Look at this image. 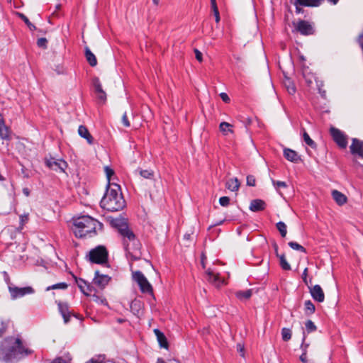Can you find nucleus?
Segmentation results:
<instances>
[{"mask_svg": "<svg viewBox=\"0 0 363 363\" xmlns=\"http://www.w3.org/2000/svg\"><path fill=\"white\" fill-rule=\"evenodd\" d=\"M104 171H105L106 178L108 180L107 186H108L109 185H111L113 184V183H111V177L114 175V171L113 169H111L108 166H106L104 167Z\"/></svg>", "mask_w": 363, "mask_h": 363, "instance_id": "39", "label": "nucleus"}, {"mask_svg": "<svg viewBox=\"0 0 363 363\" xmlns=\"http://www.w3.org/2000/svg\"><path fill=\"white\" fill-rule=\"evenodd\" d=\"M289 246L293 250L300 251L303 253H306V250L302 245H299L298 242L291 241L288 243Z\"/></svg>", "mask_w": 363, "mask_h": 363, "instance_id": "38", "label": "nucleus"}, {"mask_svg": "<svg viewBox=\"0 0 363 363\" xmlns=\"http://www.w3.org/2000/svg\"><path fill=\"white\" fill-rule=\"evenodd\" d=\"M103 224L89 216H81L73 218L72 230L79 238L93 237L98 230H102Z\"/></svg>", "mask_w": 363, "mask_h": 363, "instance_id": "2", "label": "nucleus"}, {"mask_svg": "<svg viewBox=\"0 0 363 363\" xmlns=\"http://www.w3.org/2000/svg\"><path fill=\"white\" fill-rule=\"evenodd\" d=\"M50 363H69V362H67L62 357H57V358L54 359Z\"/></svg>", "mask_w": 363, "mask_h": 363, "instance_id": "57", "label": "nucleus"}, {"mask_svg": "<svg viewBox=\"0 0 363 363\" xmlns=\"http://www.w3.org/2000/svg\"><path fill=\"white\" fill-rule=\"evenodd\" d=\"M121 235L123 238V245L127 252H135L138 254L140 250V243L136 238L133 232L125 226L121 229Z\"/></svg>", "mask_w": 363, "mask_h": 363, "instance_id": "4", "label": "nucleus"}, {"mask_svg": "<svg viewBox=\"0 0 363 363\" xmlns=\"http://www.w3.org/2000/svg\"><path fill=\"white\" fill-rule=\"evenodd\" d=\"M140 174L145 179H152L154 176V172L149 169L140 170Z\"/></svg>", "mask_w": 363, "mask_h": 363, "instance_id": "41", "label": "nucleus"}, {"mask_svg": "<svg viewBox=\"0 0 363 363\" xmlns=\"http://www.w3.org/2000/svg\"><path fill=\"white\" fill-rule=\"evenodd\" d=\"M78 133L82 138L86 139L89 144L91 145L94 143V138L86 126L83 125H79Z\"/></svg>", "mask_w": 363, "mask_h": 363, "instance_id": "19", "label": "nucleus"}, {"mask_svg": "<svg viewBox=\"0 0 363 363\" xmlns=\"http://www.w3.org/2000/svg\"><path fill=\"white\" fill-rule=\"evenodd\" d=\"M296 29L301 34L304 35H312L314 33L313 26L306 21L300 20L296 26Z\"/></svg>", "mask_w": 363, "mask_h": 363, "instance_id": "10", "label": "nucleus"}, {"mask_svg": "<svg viewBox=\"0 0 363 363\" xmlns=\"http://www.w3.org/2000/svg\"><path fill=\"white\" fill-rule=\"evenodd\" d=\"M133 277L134 280L139 285L141 292L150 294H152V287L151 284L140 271L135 272L133 274Z\"/></svg>", "mask_w": 363, "mask_h": 363, "instance_id": "6", "label": "nucleus"}, {"mask_svg": "<svg viewBox=\"0 0 363 363\" xmlns=\"http://www.w3.org/2000/svg\"><path fill=\"white\" fill-rule=\"evenodd\" d=\"M237 350L238 352H240L242 356H244V354H243V350H244V347L243 345H242L241 344H238L237 345Z\"/></svg>", "mask_w": 363, "mask_h": 363, "instance_id": "64", "label": "nucleus"}, {"mask_svg": "<svg viewBox=\"0 0 363 363\" xmlns=\"http://www.w3.org/2000/svg\"><path fill=\"white\" fill-rule=\"evenodd\" d=\"M332 196L335 201L340 206L345 204L347 200L346 196L337 190H333L332 191Z\"/></svg>", "mask_w": 363, "mask_h": 363, "instance_id": "21", "label": "nucleus"}, {"mask_svg": "<svg viewBox=\"0 0 363 363\" xmlns=\"http://www.w3.org/2000/svg\"><path fill=\"white\" fill-rule=\"evenodd\" d=\"M256 184V179L254 176L248 175L247 177V185L249 186H255Z\"/></svg>", "mask_w": 363, "mask_h": 363, "instance_id": "46", "label": "nucleus"}, {"mask_svg": "<svg viewBox=\"0 0 363 363\" xmlns=\"http://www.w3.org/2000/svg\"><path fill=\"white\" fill-rule=\"evenodd\" d=\"M130 308L135 314L138 315L141 308V302L138 300L135 299L130 303Z\"/></svg>", "mask_w": 363, "mask_h": 363, "instance_id": "36", "label": "nucleus"}, {"mask_svg": "<svg viewBox=\"0 0 363 363\" xmlns=\"http://www.w3.org/2000/svg\"><path fill=\"white\" fill-rule=\"evenodd\" d=\"M50 363H69V362H67L62 357H57V358L54 359Z\"/></svg>", "mask_w": 363, "mask_h": 363, "instance_id": "56", "label": "nucleus"}, {"mask_svg": "<svg viewBox=\"0 0 363 363\" xmlns=\"http://www.w3.org/2000/svg\"><path fill=\"white\" fill-rule=\"evenodd\" d=\"M19 17L24 21L30 30L35 29V26L31 23L29 19L23 13H18Z\"/></svg>", "mask_w": 363, "mask_h": 363, "instance_id": "42", "label": "nucleus"}, {"mask_svg": "<svg viewBox=\"0 0 363 363\" xmlns=\"http://www.w3.org/2000/svg\"><path fill=\"white\" fill-rule=\"evenodd\" d=\"M58 309L62 315L65 323H67L69 321L71 317V313L69 311V306L67 303L62 301L57 302Z\"/></svg>", "mask_w": 363, "mask_h": 363, "instance_id": "15", "label": "nucleus"}, {"mask_svg": "<svg viewBox=\"0 0 363 363\" xmlns=\"http://www.w3.org/2000/svg\"><path fill=\"white\" fill-rule=\"evenodd\" d=\"M104 357H98L97 358H92L86 363H104Z\"/></svg>", "mask_w": 363, "mask_h": 363, "instance_id": "50", "label": "nucleus"}, {"mask_svg": "<svg viewBox=\"0 0 363 363\" xmlns=\"http://www.w3.org/2000/svg\"><path fill=\"white\" fill-rule=\"evenodd\" d=\"M100 205L108 211L122 210L125 206V201L122 195L121 186L116 183L107 186Z\"/></svg>", "mask_w": 363, "mask_h": 363, "instance_id": "3", "label": "nucleus"}, {"mask_svg": "<svg viewBox=\"0 0 363 363\" xmlns=\"http://www.w3.org/2000/svg\"><path fill=\"white\" fill-rule=\"evenodd\" d=\"M11 130L5 124L4 117L0 114V138L3 140L9 141L11 140Z\"/></svg>", "mask_w": 363, "mask_h": 363, "instance_id": "12", "label": "nucleus"}, {"mask_svg": "<svg viewBox=\"0 0 363 363\" xmlns=\"http://www.w3.org/2000/svg\"><path fill=\"white\" fill-rule=\"evenodd\" d=\"M85 57L90 66L95 67L97 65L96 56L87 47L85 48Z\"/></svg>", "mask_w": 363, "mask_h": 363, "instance_id": "24", "label": "nucleus"}, {"mask_svg": "<svg viewBox=\"0 0 363 363\" xmlns=\"http://www.w3.org/2000/svg\"><path fill=\"white\" fill-rule=\"evenodd\" d=\"M305 326L306 330L308 333H313L317 330V327L315 326V323L311 320H308L306 322Z\"/></svg>", "mask_w": 363, "mask_h": 363, "instance_id": "40", "label": "nucleus"}, {"mask_svg": "<svg viewBox=\"0 0 363 363\" xmlns=\"http://www.w3.org/2000/svg\"><path fill=\"white\" fill-rule=\"evenodd\" d=\"M267 204L265 201L262 199L252 200L250 204V210L253 212L262 211L265 209Z\"/></svg>", "mask_w": 363, "mask_h": 363, "instance_id": "18", "label": "nucleus"}, {"mask_svg": "<svg viewBox=\"0 0 363 363\" xmlns=\"http://www.w3.org/2000/svg\"><path fill=\"white\" fill-rule=\"evenodd\" d=\"M108 253L103 245H99L91 250L89 253V260L95 264H103L108 262Z\"/></svg>", "mask_w": 363, "mask_h": 363, "instance_id": "5", "label": "nucleus"}, {"mask_svg": "<svg viewBox=\"0 0 363 363\" xmlns=\"http://www.w3.org/2000/svg\"><path fill=\"white\" fill-rule=\"evenodd\" d=\"M128 254L130 256L132 259L136 260L139 259L140 252L138 251V254H136L132 251L131 252H128Z\"/></svg>", "mask_w": 363, "mask_h": 363, "instance_id": "60", "label": "nucleus"}, {"mask_svg": "<svg viewBox=\"0 0 363 363\" xmlns=\"http://www.w3.org/2000/svg\"><path fill=\"white\" fill-rule=\"evenodd\" d=\"M303 138L304 142L311 148H315V143L310 138L309 135L304 130L303 133Z\"/></svg>", "mask_w": 363, "mask_h": 363, "instance_id": "37", "label": "nucleus"}, {"mask_svg": "<svg viewBox=\"0 0 363 363\" xmlns=\"http://www.w3.org/2000/svg\"><path fill=\"white\" fill-rule=\"evenodd\" d=\"M28 220V215L24 214L20 216V223L23 225L24 223H27Z\"/></svg>", "mask_w": 363, "mask_h": 363, "instance_id": "54", "label": "nucleus"}, {"mask_svg": "<svg viewBox=\"0 0 363 363\" xmlns=\"http://www.w3.org/2000/svg\"><path fill=\"white\" fill-rule=\"evenodd\" d=\"M97 97L99 100H101L102 102H105L106 100V94L104 91H101L100 92L96 93Z\"/></svg>", "mask_w": 363, "mask_h": 363, "instance_id": "49", "label": "nucleus"}, {"mask_svg": "<svg viewBox=\"0 0 363 363\" xmlns=\"http://www.w3.org/2000/svg\"><path fill=\"white\" fill-rule=\"evenodd\" d=\"M292 335L291 330L287 328H283L281 329V337L285 342L291 340Z\"/></svg>", "mask_w": 363, "mask_h": 363, "instance_id": "35", "label": "nucleus"}, {"mask_svg": "<svg viewBox=\"0 0 363 363\" xmlns=\"http://www.w3.org/2000/svg\"><path fill=\"white\" fill-rule=\"evenodd\" d=\"M272 182L274 185V186L278 189L279 188H286L287 187V184L285 182L281 181H276L274 179H272Z\"/></svg>", "mask_w": 363, "mask_h": 363, "instance_id": "44", "label": "nucleus"}, {"mask_svg": "<svg viewBox=\"0 0 363 363\" xmlns=\"http://www.w3.org/2000/svg\"><path fill=\"white\" fill-rule=\"evenodd\" d=\"M240 182L237 178H232L227 181L226 188L231 191H237L240 187Z\"/></svg>", "mask_w": 363, "mask_h": 363, "instance_id": "25", "label": "nucleus"}, {"mask_svg": "<svg viewBox=\"0 0 363 363\" xmlns=\"http://www.w3.org/2000/svg\"><path fill=\"white\" fill-rule=\"evenodd\" d=\"M309 291L312 296V298L319 302L322 303L325 300V294L324 292L321 288V286L318 284H316L312 287H309Z\"/></svg>", "mask_w": 363, "mask_h": 363, "instance_id": "11", "label": "nucleus"}, {"mask_svg": "<svg viewBox=\"0 0 363 363\" xmlns=\"http://www.w3.org/2000/svg\"><path fill=\"white\" fill-rule=\"evenodd\" d=\"M330 135L333 140L340 148H346L347 146V138L340 130L332 127L330 129Z\"/></svg>", "mask_w": 363, "mask_h": 363, "instance_id": "8", "label": "nucleus"}, {"mask_svg": "<svg viewBox=\"0 0 363 363\" xmlns=\"http://www.w3.org/2000/svg\"><path fill=\"white\" fill-rule=\"evenodd\" d=\"M111 224L113 226L116 228L121 234V229L124 226H125L127 228H129L127 223H125L123 220L120 218H115L111 220Z\"/></svg>", "mask_w": 363, "mask_h": 363, "instance_id": "29", "label": "nucleus"}, {"mask_svg": "<svg viewBox=\"0 0 363 363\" xmlns=\"http://www.w3.org/2000/svg\"><path fill=\"white\" fill-rule=\"evenodd\" d=\"M48 40L45 38H40L37 41L39 48H45L47 47Z\"/></svg>", "mask_w": 363, "mask_h": 363, "instance_id": "47", "label": "nucleus"}, {"mask_svg": "<svg viewBox=\"0 0 363 363\" xmlns=\"http://www.w3.org/2000/svg\"><path fill=\"white\" fill-rule=\"evenodd\" d=\"M212 9H213V14L215 16L216 22L218 23L220 21V14H219L218 9V7H216V8H213Z\"/></svg>", "mask_w": 363, "mask_h": 363, "instance_id": "52", "label": "nucleus"}, {"mask_svg": "<svg viewBox=\"0 0 363 363\" xmlns=\"http://www.w3.org/2000/svg\"><path fill=\"white\" fill-rule=\"evenodd\" d=\"M219 203L222 206H228L230 203V198L228 196H222L219 199Z\"/></svg>", "mask_w": 363, "mask_h": 363, "instance_id": "45", "label": "nucleus"}, {"mask_svg": "<svg viewBox=\"0 0 363 363\" xmlns=\"http://www.w3.org/2000/svg\"><path fill=\"white\" fill-rule=\"evenodd\" d=\"M157 363H180V362L175 359H168L167 361H164L162 358H158Z\"/></svg>", "mask_w": 363, "mask_h": 363, "instance_id": "48", "label": "nucleus"}, {"mask_svg": "<svg viewBox=\"0 0 363 363\" xmlns=\"http://www.w3.org/2000/svg\"><path fill=\"white\" fill-rule=\"evenodd\" d=\"M304 306L306 315H311L315 312V305L311 302V301H306L304 303Z\"/></svg>", "mask_w": 363, "mask_h": 363, "instance_id": "30", "label": "nucleus"}, {"mask_svg": "<svg viewBox=\"0 0 363 363\" xmlns=\"http://www.w3.org/2000/svg\"><path fill=\"white\" fill-rule=\"evenodd\" d=\"M50 363H69V362H67L62 357H57V358L54 359Z\"/></svg>", "mask_w": 363, "mask_h": 363, "instance_id": "58", "label": "nucleus"}, {"mask_svg": "<svg viewBox=\"0 0 363 363\" xmlns=\"http://www.w3.org/2000/svg\"><path fill=\"white\" fill-rule=\"evenodd\" d=\"M93 84H94L96 93H98V92H100L101 91H104L103 89H102V86H101V82H100V80H99V79L98 77H95L93 79Z\"/></svg>", "mask_w": 363, "mask_h": 363, "instance_id": "43", "label": "nucleus"}, {"mask_svg": "<svg viewBox=\"0 0 363 363\" xmlns=\"http://www.w3.org/2000/svg\"><path fill=\"white\" fill-rule=\"evenodd\" d=\"M154 333L157 337L160 346L161 347L167 348L168 342L164 333L157 328L154 330Z\"/></svg>", "mask_w": 363, "mask_h": 363, "instance_id": "22", "label": "nucleus"}, {"mask_svg": "<svg viewBox=\"0 0 363 363\" xmlns=\"http://www.w3.org/2000/svg\"><path fill=\"white\" fill-rule=\"evenodd\" d=\"M350 152L352 155L363 158V141L357 138H353L350 145Z\"/></svg>", "mask_w": 363, "mask_h": 363, "instance_id": "13", "label": "nucleus"}, {"mask_svg": "<svg viewBox=\"0 0 363 363\" xmlns=\"http://www.w3.org/2000/svg\"><path fill=\"white\" fill-rule=\"evenodd\" d=\"M252 294V289H247L245 291H238L235 293L236 297L240 300H247L249 299Z\"/></svg>", "mask_w": 363, "mask_h": 363, "instance_id": "27", "label": "nucleus"}, {"mask_svg": "<svg viewBox=\"0 0 363 363\" xmlns=\"http://www.w3.org/2000/svg\"><path fill=\"white\" fill-rule=\"evenodd\" d=\"M111 278L108 275L101 274L99 271H96L94 279V284L99 288H104L108 284Z\"/></svg>", "mask_w": 363, "mask_h": 363, "instance_id": "14", "label": "nucleus"}, {"mask_svg": "<svg viewBox=\"0 0 363 363\" xmlns=\"http://www.w3.org/2000/svg\"><path fill=\"white\" fill-rule=\"evenodd\" d=\"M18 337L8 336L0 341V362L13 363L32 354Z\"/></svg>", "mask_w": 363, "mask_h": 363, "instance_id": "1", "label": "nucleus"}, {"mask_svg": "<svg viewBox=\"0 0 363 363\" xmlns=\"http://www.w3.org/2000/svg\"><path fill=\"white\" fill-rule=\"evenodd\" d=\"M276 226H277V230L280 233L281 236L282 238L286 237V233H287L286 225L284 222L279 221L277 223Z\"/></svg>", "mask_w": 363, "mask_h": 363, "instance_id": "33", "label": "nucleus"}, {"mask_svg": "<svg viewBox=\"0 0 363 363\" xmlns=\"http://www.w3.org/2000/svg\"><path fill=\"white\" fill-rule=\"evenodd\" d=\"M67 287H68V285H67V283H65V282H60V283H57V284H53V285L48 286L45 289V291H48L54 290V289L65 290V289H67Z\"/></svg>", "mask_w": 363, "mask_h": 363, "instance_id": "34", "label": "nucleus"}, {"mask_svg": "<svg viewBox=\"0 0 363 363\" xmlns=\"http://www.w3.org/2000/svg\"><path fill=\"white\" fill-rule=\"evenodd\" d=\"M45 164L50 169H52L55 171L60 170L62 172H64L65 169L67 166V162L65 160H55L53 157H50V159H46Z\"/></svg>", "mask_w": 363, "mask_h": 363, "instance_id": "9", "label": "nucleus"}, {"mask_svg": "<svg viewBox=\"0 0 363 363\" xmlns=\"http://www.w3.org/2000/svg\"><path fill=\"white\" fill-rule=\"evenodd\" d=\"M307 274H308V269L305 268V269L303 270V272L302 274V278H303V281L306 283V284H308L307 278H306Z\"/></svg>", "mask_w": 363, "mask_h": 363, "instance_id": "62", "label": "nucleus"}, {"mask_svg": "<svg viewBox=\"0 0 363 363\" xmlns=\"http://www.w3.org/2000/svg\"><path fill=\"white\" fill-rule=\"evenodd\" d=\"M300 360L303 363H308V362L307 360L306 354V349H304V352H303V354L300 356Z\"/></svg>", "mask_w": 363, "mask_h": 363, "instance_id": "61", "label": "nucleus"}, {"mask_svg": "<svg viewBox=\"0 0 363 363\" xmlns=\"http://www.w3.org/2000/svg\"><path fill=\"white\" fill-rule=\"evenodd\" d=\"M284 85L286 87L287 91L290 94H294L296 92V87L294 84V83L291 82V80L289 78H286L284 81Z\"/></svg>", "mask_w": 363, "mask_h": 363, "instance_id": "32", "label": "nucleus"}, {"mask_svg": "<svg viewBox=\"0 0 363 363\" xmlns=\"http://www.w3.org/2000/svg\"><path fill=\"white\" fill-rule=\"evenodd\" d=\"M9 291L12 300H15L16 298L23 297L25 295L34 293V289L31 286L17 287L15 286L9 285Z\"/></svg>", "mask_w": 363, "mask_h": 363, "instance_id": "7", "label": "nucleus"}, {"mask_svg": "<svg viewBox=\"0 0 363 363\" xmlns=\"http://www.w3.org/2000/svg\"><path fill=\"white\" fill-rule=\"evenodd\" d=\"M194 52H195L196 59L200 62H202V60H203L202 53L197 49L194 50Z\"/></svg>", "mask_w": 363, "mask_h": 363, "instance_id": "53", "label": "nucleus"}, {"mask_svg": "<svg viewBox=\"0 0 363 363\" xmlns=\"http://www.w3.org/2000/svg\"><path fill=\"white\" fill-rule=\"evenodd\" d=\"M76 283L79 288L80 291L84 294L88 296L91 292V287L84 279L75 277Z\"/></svg>", "mask_w": 363, "mask_h": 363, "instance_id": "20", "label": "nucleus"}, {"mask_svg": "<svg viewBox=\"0 0 363 363\" xmlns=\"http://www.w3.org/2000/svg\"><path fill=\"white\" fill-rule=\"evenodd\" d=\"M233 125L227 122H222L220 123V130L224 134L227 135L228 133H233V130L230 128Z\"/></svg>", "mask_w": 363, "mask_h": 363, "instance_id": "31", "label": "nucleus"}, {"mask_svg": "<svg viewBox=\"0 0 363 363\" xmlns=\"http://www.w3.org/2000/svg\"><path fill=\"white\" fill-rule=\"evenodd\" d=\"M284 156L288 161L294 163H298L299 161H301V157L298 155V153L290 148L286 147L284 149Z\"/></svg>", "mask_w": 363, "mask_h": 363, "instance_id": "17", "label": "nucleus"}, {"mask_svg": "<svg viewBox=\"0 0 363 363\" xmlns=\"http://www.w3.org/2000/svg\"><path fill=\"white\" fill-rule=\"evenodd\" d=\"M206 275L208 281L215 284L217 286H219L223 283L219 277V274H215L214 272L210 268L206 269Z\"/></svg>", "mask_w": 363, "mask_h": 363, "instance_id": "16", "label": "nucleus"}, {"mask_svg": "<svg viewBox=\"0 0 363 363\" xmlns=\"http://www.w3.org/2000/svg\"><path fill=\"white\" fill-rule=\"evenodd\" d=\"M303 340H302V344L301 345V348L303 350V351L304 352V349H306V351L307 350V347H308V344H305L304 342H305V340H306V335H305V331L303 330Z\"/></svg>", "mask_w": 363, "mask_h": 363, "instance_id": "55", "label": "nucleus"}, {"mask_svg": "<svg viewBox=\"0 0 363 363\" xmlns=\"http://www.w3.org/2000/svg\"><path fill=\"white\" fill-rule=\"evenodd\" d=\"M277 257H279V264H280L281 267L282 268V269H284L285 271H289L291 269V265L287 262L284 254H282V255L277 254Z\"/></svg>", "mask_w": 363, "mask_h": 363, "instance_id": "28", "label": "nucleus"}, {"mask_svg": "<svg viewBox=\"0 0 363 363\" xmlns=\"http://www.w3.org/2000/svg\"><path fill=\"white\" fill-rule=\"evenodd\" d=\"M324 0H297V4L301 6L318 7Z\"/></svg>", "mask_w": 363, "mask_h": 363, "instance_id": "23", "label": "nucleus"}, {"mask_svg": "<svg viewBox=\"0 0 363 363\" xmlns=\"http://www.w3.org/2000/svg\"><path fill=\"white\" fill-rule=\"evenodd\" d=\"M220 96L224 102L228 103L230 101V98L226 93L223 92L220 94Z\"/></svg>", "mask_w": 363, "mask_h": 363, "instance_id": "59", "label": "nucleus"}, {"mask_svg": "<svg viewBox=\"0 0 363 363\" xmlns=\"http://www.w3.org/2000/svg\"><path fill=\"white\" fill-rule=\"evenodd\" d=\"M10 323L11 320L9 319L0 318V337L6 334Z\"/></svg>", "mask_w": 363, "mask_h": 363, "instance_id": "26", "label": "nucleus"}, {"mask_svg": "<svg viewBox=\"0 0 363 363\" xmlns=\"http://www.w3.org/2000/svg\"><path fill=\"white\" fill-rule=\"evenodd\" d=\"M122 123L124 125V126H125V127H130V123L128 119L126 112H125L122 116Z\"/></svg>", "mask_w": 363, "mask_h": 363, "instance_id": "51", "label": "nucleus"}, {"mask_svg": "<svg viewBox=\"0 0 363 363\" xmlns=\"http://www.w3.org/2000/svg\"><path fill=\"white\" fill-rule=\"evenodd\" d=\"M294 4L296 6V12L297 13H302L303 12V9L300 7L301 5H299V4H297V0H295Z\"/></svg>", "mask_w": 363, "mask_h": 363, "instance_id": "63", "label": "nucleus"}]
</instances>
